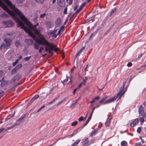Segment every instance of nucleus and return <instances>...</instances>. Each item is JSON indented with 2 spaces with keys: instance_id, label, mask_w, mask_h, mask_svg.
<instances>
[{
  "instance_id": "28",
  "label": "nucleus",
  "mask_w": 146,
  "mask_h": 146,
  "mask_svg": "<svg viewBox=\"0 0 146 146\" xmlns=\"http://www.w3.org/2000/svg\"><path fill=\"white\" fill-rule=\"evenodd\" d=\"M33 101L31 99L28 103L27 105V107L29 106L33 102Z\"/></svg>"
},
{
  "instance_id": "52",
  "label": "nucleus",
  "mask_w": 146,
  "mask_h": 146,
  "mask_svg": "<svg viewBox=\"0 0 146 146\" xmlns=\"http://www.w3.org/2000/svg\"><path fill=\"white\" fill-rule=\"evenodd\" d=\"M81 9H79L78 10L76 11V12L75 13V14H77V13H79L80 12V11H81Z\"/></svg>"
},
{
  "instance_id": "11",
  "label": "nucleus",
  "mask_w": 146,
  "mask_h": 146,
  "mask_svg": "<svg viewBox=\"0 0 146 146\" xmlns=\"http://www.w3.org/2000/svg\"><path fill=\"white\" fill-rule=\"evenodd\" d=\"M111 119V118L108 117L107 119V120L105 123L106 126V127H108L110 126V120Z\"/></svg>"
},
{
  "instance_id": "37",
  "label": "nucleus",
  "mask_w": 146,
  "mask_h": 146,
  "mask_svg": "<svg viewBox=\"0 0 146 146\" xmlns=\"http://www.w3.org/2000/svg\"><path fill=\"white\" fill-rule=\"evenodd\" d=\"M15 44L17 47H18L20 45V42L19 41H17L15 43Z\"/></svg>"
},
{
  "instance_id": "7",
  "label": "nucleus",
  "mask_w": 146,
  "mask_h": 146,
  "mask_svg": "<svg viewBox=\"0 0 146 146\" xmlns=\"http://www.w3.org/2000/svg\"><path fill=\"white\" fill-rule=\"evenodd\" d=\"M14 53L12 51H9L6 54L7 58L9 60L11 59L12 58L14 57Z\"/></svg>"
},
{
  "instance_id": "17",
  "label": "nucleus",
  "mask_w": 146,
  "mask_h": 146,
  "mask_svg": "<svg viewBox=\"0 0 146 146\" xmlns=\"http://www.w3.org/2000/svg\"><path fill=\"white\" fill-rule=\"evenodd\" d=\"M25 41L27 43V44L31 45L33 44V41L31 39H26L25 40Z\"/></svg>"
},
{
  "instance_id": "25",
  "label": "nucleus",
  "mask_w": 146,
  "mask_h": 146,
  "mask_svg": "<svg viewBox=\"0 0 146 146\" xmlns=\"http://www.w3.org/2000/svg\"><path fill=\"white\" fill-rule=\"evenodd\" d=\"M18 70L16 69L15 68L14 69H13L11 72V73L12 74H14Z\"/></svg>"
},
{
  "instance_id": "54",
  "label": "nucleus",
  "mask_w": 146,
  "mask_h": 146,
  "mask_svg": "<svg viewBox=\"0 0 146 146\" xmlns=\"http://www.w3.org/2000/svg\"><path fill=\"white\" fill-rule=\"evenodd\" d=\"M94 111H93V110H92V112H91V113H90V114L89 117H90L91 118H92L93 113H94Z\"/></svg>"
},
{
  "instance_id": "62",
  "label": "nucleus",
  "mask_w": 146,
  "mask_h": 146,
  "mask_svg": "<svg viewBox=\"0 0 146 146\" xmlns=\"http://www.w3.org/2000/svg\"><path fill=\"white\" fill-rule=\"evenodd\" d=\"M25 0H18V1L19 3L23 2Z\"/></svg>"
},
{
  "instance_id": "5",
  "label": "nucleus",
  "mask_w": 146,
  "mask_h": 146,
  "mask_svg": "<svg viewBox=\"0 0 146 146\" xmlns=\"http://www.w3.org/2000/svg\"><path fill=\"white\" fill-rule=\"evenodd\" d=\"M2 24L4 27H11L14 25L13 22L10 20L3 21L2 22Z\"/></svg>"
},
{
  "instance_id": "35",
  "label": "nucleus",
  "mask_w": 146,
  "mask_h": 146,
  "mask_svg": "<svg viewBox=\"0 0 146 146\" xmlns=\"http://www.w3.org/2000/svg\"><path fill=\"white\" fill-rule=\"evenodd\" d=\"M104 87L105 85H103L101 88L100 86H98V89L99 91H101L104 88Z\"/></svg>"
},
{
  "instance_id": "39",
  "label": "nucleus",
  "mask_w": 146,
  "mask_h": 146,
  "mask_svg": "<svg viewBox=\"0 0 146 146\" xmlns=\"http://www.w3.org/2000/svg\"><path fill=\"white\" fill-rule=\"evenodd\" d=\"M31 58V56L26 57L24 58V60H25L26 61H28Z\"/></svg>"
},
{
  "instance_id": "49",
  "label": "nucleus",
  "mask_w": 146,
  "mask_h": 146,
  "mask_svg": "<svg viewBox=\"0 0 146 146\" xmlns=\"http://www.w3.org/2000/svg\"><path fill=\"white\" fill-rule=\"evenodd\" d=\"M132 65V64L131 62H129L127 64V66L128 67L131 66Z\"/></svg>"
},
{
  "instance_id": "2",
  "label": "nucleus",
  "mask_w": 146,
  "mask_h": 146,
  "mask_svg": "<svg viewBox=\"0 0 146 146\" xmlns=\"http://www.w3.org/2000/svg\"><path fill=\"white\" fill-rule=\"evenodd\" d=\"M40 44L46 46L45 51L46 52L48 51L50 53H52V50L56 51L58 50V48L55 45H54L53 43L49 42L42 36H40L37 42H35L34 44V48L36 50H38L39 48Z\"/></svg>"
},
{
  "instance_id": "44",
  "label": "nucleus",
  "mask_w": 146,
  "mask_h": 146,
  "mask_svg": "<svg viewBox=\"0 0 146 146\" xmlns=\"http://www.w3.org/2000/svg\"><path fill=\"white\" fill-rule=\"evenodd\" d=\"M143 117H141L139 119L140 121L141 122V123H143L144 121V120L143 118Z\"/></svg>"
},
{
  "instance_id": "42",
  "label": "nucleus",
  "mask_w": 146,
  "mask_h": 146,
  "mask_svg": "<svg viewBox=\"0 0 146 146\" xmlns=\"http://www.w3.org/2000/svg\"><path fill=\"white\" fill-rule=\"evenodd\" d=\"M38 3H42L44 1V0H35Z\"/></svg>"
},
{
  "instance_id": "22",
  "label": "nucleus",
  "mask_w": 146,
  "mask_h": 146,
  "mask_svg": "<svg viewBox=\"0 0 146 146\" xmlns=\"http://www.w3.org/2000/svg\"><path fill=\"white\" fill-rule=\"evenodd\" d=\"M91 118H90V117H89V118H88V119L87 120L86 122L85 123L83 124L82 125V127H84L86 125H87L90 121L91 119Z\"/></svg>"
},
{
  "instance_id": "61",
  "label": "nucleus",
  "mask_w": 146,
  "mask_h": 146,
  "mask_svg": "<svg viewBox=\"0 0 146 146\" xmlns=\"http://www.w3.org/2000/svg\"><path fill=\"white\" fill-rule=\"evenodd\" d=\"M67 98V97H66L65 98H64L63 100H62V102H64L66 100Z\"/></svg>"
},
{
  "instance_id": "10",
  "label": "nucleus",
  "mask_w": 146,
  "mask_h": 146,
  "mask_svg": "<svg viewBox=\"0 0 146 146\" xmlns=\"http://www.w3.org/2000/svg\"><path fill=\"white\" fill-rule=\"evenodd\" d=\"M7 46H9L12 43V41L10 39L5 38L4 40Z\"/></svg>"
},
{
  "instance_id": "24",
  "label": "nucleus",
  "mask_w": 146,
  "mask_h": 146,
  "mask_svg": "<svg viewBox=\"0 0 146 146\" xmlns=\"http://www.w3.org/2000/svg\"><path fill=\"white\" fill-rule=\"evenodd\" d=\"M39 97L38 95L37 94L35 95V96L33 97L31 99L34 101L35 100L38 98Z\"/></svg>"
},
{
  "instance_id": "56",
  "label": "nucleus",
  "mask_w": 146,
  "mask_h": 146,
  "mask_svg": "<svg viewBox=\"0 0 146 146\" xmlns=\"http://www.w3.org/2000/svg\"><path fill=\"white\" fill-rule=\"evenodd\" d=\"M82 83H81L78 86V87L77 88H78V89L81 88L82 86Z\"/></svg>"
},
{
  "instance_id": "51",
  "label": "nucleus",
  "mask_w": 146,
  "mask_h": 146,
  "mask_svg": "<svg viewBox=\"0 0 146 146\" xmlns=\"http://www.w3.org/2000/svg\"><path fill=\"white\" fill-rule=\"evenodd\" d=\"M3 74V73L2 71H0V78L2 77Z\"/></svg>"
},
{
  "instance_id": "19",
  "label": "nucleus",
  "mask_w": 146,
  "mask_h": 146,
  "mask_svg": "<svg viewBox=\"0 0 146 146\" xmlns=\"http://www.w3.org/2000/svg\"><path fill=\"white\" fill-rule=\"evenodd\" d=\"M80 141V140L79 139H77L76 141L74 142L72 145V146H76L78 145Z\"/></svg>"
},
{
  "instance_id": "29",
  "label": "nucleus",
  "mask_w": 146,
  "mask_h": 146,
  "mask_svg": "<svg viewBox=\"0 0 146 146\" xmlns=\"http://www.w3.org/2000/svg\"><path fill=\"white\" fill-rule=\"evenodd\" d=\"M116 9H113L111 12L110 15L112 16L116 12Z\"/></svg>"
},
{
  "instance_id": "55",
  "label": "nucleus",
  "mask_w": 146,
  "mask_h": 146,
  "mask_svg": "<svg viewBox=\"0 0 146 146\" xmlns=\"http://www.w3.org/2000/svg\"><path fill=\"white\" fill-rule=\"evenodd\" d=\"M67 8H66L65 9L64 11V13L65 14H66L67 13Z\"/></svg>"
},
{
  "instance_id": "43",
  "label": "nucleus",
  "mask_w": 146,
  "mask_h": 146,
  "mask_svg": "<svg viewBox=\"0 0 146 146\" xmlns=\"http://www.w3.org/2000/svg\"><path fill=\"white\" fill-rule=\"evenodd\" d=\"M84 120V118L82 116H81L79 118L78 120L79 121H82Z\"/></svg>"
},
{
  "instance_id": "57",
  "label": "nucleus",
  "mask_w": 146,
  "mask_h": 146,
  "mask_svg": "<svg viewBox=\"0 0 146 146\" xmlns=\"http://www.w3.org/2000/svg\"><path fill=\"white\" fill-rule=\"evenodd\" d=\"M68 76L67 75L66 78L63 81L64 82H67L68 81Z\"/></svg>"
},
{
  "instance_id": "30",
  "label": "nucleus",
  "mask_w": 146,
  "mask_h": 146,
  "mask_svg": "<svg viewBox=\"0 0 146 146\" xmlns=\"http://www.w3.org/2000/svg\"><path fill=\"white\" fill-rule=\"evenodd\" d=\"M22 65L21 64H19L15 67L18 70L22 67Z\"/></svg>"
},
{
  "instance_id": "33",
  "label": "nucleus",
  "mask_w": 146,
  "mask_h": 146,
  "mask_svg": "<svg viewBox=\"0 0 146 146\" xmlns=\"http://www.w3.org/2000/svg\"><path fill=\"white\" fill-rule=\"evenodd\" d=\"M3 48H6V46L4 44H2L0 46V49Z\"/></svg>"
},
{
  "instance_id": "3",
  "label": "nucleus",
  "mask_w": 146,
  "mask_h": 146,
  "mask_svg": "<svg viewBox=\"0 0 146 146\" xmlns=\"http://www.w3.org/2000/svg\"><path fill=\"white\" fill-rule=\"evenodd\" d=\"M0 6L13 17L20 11L9 0H0Z\"/></svg>"
},
{
  "instance_id": "47",
  "label": "nucleus",
  "mask_w": 146,
  "mask_h": 146,
  "mask_svg": "<svg viewBox=\"0 0 146 146\" xmlns=\"http://www.w3.org/2000/svg\"><path fill=\"white\" fill-rule=\"evenodd\" d=\"M141 145V142H139L138 143H136L135 146H139Z\"/></svg>"
},
{
  "instance_id": "58",
  "label": "nucleus",
  "mask_w": 146,
  "mask_h": 146,
  "mask_svg": "<svg viewBox=\"0 0 146 146\" xmlns=\"http://www.w3.org/2000/svg\"><path fill=\"white\" fill-rule=\"evenodd\" d=\"M87 77H86L83 79V80L84 82H85L87 81Z\"/></svg>"
},
{
  "instance_id": "48",
  "label": "nucleus",
  "mask_w": 146,
  "mask_h": 146,
  "mask_svg": "<svg viewBox=\"0 0 146 146\" xmlns=\"http://www.w3.org/2000/svg\"><path fill=\"white\" fill-rule=\"evenodd\" d=\"M78 88H76L74 89V91L73 92V95H74L75 94L76 91L78 90Z\"/></svg>"
},
{
  "instance_id": "59",
  "label": "nucleus",
  "mask_w": 146,
  "mask_h": 146,
  "mask_svg": "<svg viewBox=\"0 0 146 146\" xmlns=\"http://www.w3.org/2000/svg\"><path fill=\"white\" fill-rule=\"evenodd\" d=\"M60 97V95L58 96L54 100H53V102H55L56 100H57Z\"/></svg>"
},
{
  "instance_id": "41",
  "label": "nucleus",
  "mask_w": 146,
  "mask_h": 146,
  "mask_svg": "<svg viewBox=\"0 0 146 146\" xmlns=\"http://www.w3.org/2000/svg\"><path fill=\"white\" fill-rule=\"evenodd\" d=\"M45 107V105H43L37 111V112H39L41 110L44 108Z\"/></svg>"
},
{
  "instance_id": "4",
  "label": "nucleus",
  "mask_w": 146,
  "mask_h": 146,
  "mask_svg": "<svg viewBox=\"0 0 146 146\" xmlns=\"http://www.w3.org/2000/svg\"><path fill=\"white\" fill-rule=\"evenodd\" d=\"M129 85L128 83H123L122 85L120 88L117 96H114L113 98L108 100L105 102V101L107 99V97H104L99 102V104H103L104 105L110 103L116 100L117 97H119V99H120L127 90Z\"/></svg>"
},
{
  "instance_id": "6",
  "label": "nucleus",
  "mask_w": 146,
  "mask_h": 146,
  "mask_svg": "<svg viewBox=\"0 0 146 146\" xmlns=\"http://www.w3.org/2000/svg\"><path fill=\"white\" fill-rule=\"evenodd\" d=\"M138 112L139 114H141L143 117H145L146 116V115L144 111V109L142 105H141L139 106L138 109Z\"/></svg>"
},
{
  "instance_id": "21",
  "label": "nucleus",
  "mask_w": 146,
  "mask_h": 146,
  "mask_svg": "<svg viewBox=\"0 0 146 146\" xmlns=\"http://www.w3.org/2000/svg\"><path fill=\"white\" fill-rule=\"evenodd\" d=\"M20 124V123H17V124H16V125H12L10 127H7V129H6L5 130V131H7V130H9V129H12V128H13V127H15L17 125H19V124Z\"/></svg>"
},
{
  "instance_id": "50",
  "label": "nucleus",
  "mask_w": 146,
  "mask_h": 146,
  "mask_svg": "<svg viewBox=\"0 0 146 146\" xmlns=\"http://www.w3.org/2000/svg\"><path fill=\"white\" fill-rule=\"evenodd\" d=\"M77 133V132L76 131H74L73 132V133L72 134V135L73 136L75 135Z\"/></svg>"
},
{
  "instance_id": "27",
  "label": "nucleus",
  "mask_w": 146,
  "mask_h": 146,
  "mask_svg": "<svg viewBox=\"0 0 146 146\" xmlns=\"http://www.w3.org/2000/svg\"><path fill=\"white\" fill-rule=\"evenodd\" d=\"M78 123V121H75L71 123V125L72 126H76L77 124Z\"/></svg>"
},
{
  "instance_id": "23",
  "label": "nucleus",
  "mask_w": 146,
  "mask_h": 146,
  "mask_svg": "<svg viewBox=\"0 0 146 146\" xmlns=\"http://www.w3.org/2000/svg\"><path fill=\"white\" fill-rule=\"evenodd\" d=\"M64 26H62L59 29L58 31V33L57 34V35H59L62 31H63L64 28Z\"/></svg>"
},
{
  "instance_id": "32",
  "label": "nucleus",
  "mask_w": 146,
  "mask_h": 146,
  "mask_svg": "<svg viewBox=\"0 0 146 146\" xmlns=\"http://www.w3.org/2000/svg\"><path fill=\"white\" fill-rule=\"evenodd\" d=\"M21 84L18 83L17 84L15 85L12 87V88L13 89L15 88H16L18 86Z\"/></svg>"
},
{
  "instance_id": "36",
  "label": "nucleus",
  "mask_w": 146,
  "mask_h": 146,
  "mask_svg": "<svg viewBox=\"0 0 146 146\" xmlns=\"http://www.w3.org/2000/svg\"><path fill=\"white\" fill-rule=\"evenodd\" d=\"M141 131V127H138L137 129V132L138 133H140Z\"/></svg>"
},
{
  "instance_id": "60",
  "label": "nucleus",
  "mask_w": 146,
  "mask_h": 146,
  "mask_svg": "<svg viewBox=\"0 0 146 146\" xmlns=\"http://www.w3.org/2000/svg\"><path fill=\"white\" fill-rule=\"evenodd\" d=\"M62 102H62V100L60 101L59 102H58V104H57V106H58L59 105L61 104Z\"/></svg>"
},
{
  "instance_id": "31",
  "label": "nucleus",
  "mask_w": 146,
  "mask_h": 146,
  "mask_svg": "<svg viewBox=\"0 0 146 146\" xmlns=\"http://www.w3.org/2000/svg\"><path fill=\"white\" fill-rule=\"evenodd\" d=\"M58 84H57L56 85L55 87H53L51 88L50 89V92L49 93V94H50L51 93V92L54 89L55 87H58Z\"/></svg>"
},
{
  "instance_id": "20",
  "label": "nucleus",
  "mask_w": 146,
  "mask_h": 146,
  "mask_svg": "<svg viewBox=\"0 0 146 146\" xmlns=\"http://www.w3.org/2000/svg\"><path fill=\"white\" fill-rule=\"evenodd\" d=\"M121 146H127V143L125 141H123L121 142Z\"/></svg>"
},
{
  "instance_id": "53",
  "label": "nucleus",
  "mask_w": 146,
  "mask_h": 146,
  "mask_svg": "<svg viewBox=\"0 0 146 146\" xmlns=\"http://www.w3.org/2000/svg\"><path fill=\"white\" fill-rule=\"evenodd\" d=\"M100 98V97L99 96H96L94 99L95 100H98Z\"/></svg>"
},
{
  "instance_id": "38",
  "label": "nucleus",
  "mask_w": 146,
  "mask_h": 146,
  "mask_svg": "<svg viewBox=\"0 0 146 146\" xmlns=\"http://www.w3.org/2000/svg\"><path fill=\"white\" fill-rule=\"evenodd\" d=\"M46 13H44L42 14H41L40 15V17L41 18H43L46 16Z\"/></svg>"
},
{
  "instance_id": "13",
  "label": "nucleus",
  "mask_w": 146,
  "mask_h": 146,
  "mask_svg": "<svg viewBox=\"0 0 146 146\" xmlns=\"http://www.w3.org/2000/svg\"><path fill=\"white\" fill-rule=\"evenodd\" d=\"M53 24L50 21H48L46 22V26L48 28H50L52 27Z\"/></svg>"
},
{
  "instance_id": "26",
  "label": "nucleus",
  "mask_w": 146,
  "mask_h": 146,
  "mask_svg": "<svg viewBox=\"0 0 146 146\" xmlns=\"http://www.w3.org/2000/svg\"><path fill=\"white\" fill-rule=\"evenodd\" d=\"M0 17L3 18H5L7 17V15L4 13H3L0 15Z\"/></svg>"
},
{
  "instance_id": "40",
  "label": "nucleus",
  "mask_w": 146,
  "mask_h": 146,
  "mask_svg": "<svg viewBox=\"0 0 146 146\" xmlns=\"http://www.w3.org/2000/svg\"><path fill=\"white\" fill-rule=\"evenodd\" d=\"M86 3H82L81 5H80L79 9L82 10V8L85 5Z\"/></svg>"
},
{
  "instance_id": "34",
  "label": "nucleus",
  "mask_w": 146,
  "mask_h": 146,
  "mask_svg": "<svg viewBox=\"0 0 146 146\" xmlns=\"http://www.w3.org/2000/svg\"><path fill=\"white\" fill-rule=\"evenodd\" d=\"M97 131V130L96 129L94 130V131H92L91 134V136H92Z\"/></svg>"
},
{
  "instance_id": "8",
  "label": "nucleus",
  "mask_w": 146,
  "mask_h": 146,
  "mask_svg": "<svg viewBox=\"0 0 146 146\" xmlns=\"http://www.w3.org/2000/svg\"><path fill=\"white\" fill-rule=\"evenodd\" d=\"M139 122V119H135L131 123L130 126L131 127H133L138 124Z\"/></svg>"
},
{
  "instance_id": "9",
  "label": "nucleus",
  "mask_w": 146,
  "mask_h": 146,
  "mask_svg": "<svg viewBox=\"0 0 146 146\" xmlns=\"http://www.w3.org/2000/svg\"><path fill=\"white\" fill-rule=\"evenodd\" d=\"M57 3L58 5L62 7L64 6L65 4L64 0H58Z\"/></svg>"
},
{
  "instance_id": "16",
  "label": "nucleus",
  "mask_w": 146,
  "mask_h": 146,
  "mask_svg": "<svg viewBox=\"0 0 146 146\" xmlns=\"http://www.w3.org/2000/svg\"><path fill=\"white\" fill-rule=\"evenodd\" d=\"M21 76L17 74L15 76L14 78V81H18L21 78Z\"/></svg>"
},
{
  "instance_id": "1",
  "label": "nucleus",
  "mask_w": 146,
  "mask_h": 146,
  "mask_svg": "<svg viewBox=\"0 0 146 146\" xmlns=\"http://www.w3.org/2000/svg\"><path fill=\"white\" fill-rule=\"evenodd\" d=\"M13 18L17 23L18 27H21L35 40H36V37L35 34H38L42 30L41 27H39L37 29L35 28L38 25V23H37L36 25H33L20 11L17 14L16 16H15Z\"/></svg>"
},
{
  "instance_id": "14",
  "label": "nucleus",
  "mask_w": 146,
  "mask_h": 146,
  "mask_svg": "<svg viewBox=\"0 0 146 146\" xmlns=\"http://www.w3.org/2000/svg\"><path fill=\"white\" fill-rule=\"evenodd\" d=\"M57 30L56 29H54L53 30H50L48 33V34L49 35H54L56 32Z\"/></svg>"
},
{
  "instance_id": "63",
  "label": "nucleus",
  "mask_w": 146,
  "mask_h": 146,
  "mask_svg": "<svg viewBox=\"0 0 146 146\" xmlns=\"http://www.w3.org/2000/svg\"><path fill=\"white\" fill-rule=\"evenodd\" d=\"M95 100L94 99L92 101H91V102H90V103L91 104H92L93 103H94L95 102Z\"/></svg>"
},
{
  "instance_id": "45",
  "label": "nucleus",
  "mask_w": 146,
  "mask_h": 146,
  "mask_svg": "<svg viewBox=\"0 0 146 146\" xmlns=\"http://www.w3.org/2000/svg\"><path fill=\"white\" fill-rule=\"evenodd\" d=\"M4 94H5L3 91L0 92V99L4 95Z\"/></svg>"
},
{
  "instance_id": "15",
  "label": "nucleus",
  "mask_w": 146,
  "mask_h": 146,
  "mask_svg": "<svg viewBox=\"0 0 146 146\" xmlns=\"http://www.w3.org/2000/svg\"><path fill=\"white\" fill-rule=\"evenodd\" d=\"M82 144L84 145H86L88 143V138H86L82 140Z\"/></svg>"
},
{
  "instance_id": "18",
  "label": "nucleus",
  "mask_w": 146,
  "mask_h": 146,
  "mask_svg": "<svg viewBox=\"0 0 146 146\" xmlns=\"http://www.w3.org/2000/svg\"><path fill=\"white\" fill-rule=\"evenodd\" d=\"M61 22V20L60 19V18L58 19L56 22V26L57 27H58L60 25Z\"/></svg>"
},
{
  "instance_id": "64",
  "label": "nucleus",
  "mask_w": 146,
  "mask_h": 146,
  "mask_svg": "<svg viewBox=\"0 0 146 146\" xmlns=\"http://www.w3.org/2000/svg\"><path fill=\"white\" fill-rule=\"evenodd\" d=\"M143 104L144 106L146 107V101L144 102L143 103Z\"/></svg>"
},
{
  "instance_id": "46",
  "label": "nucleus",
  "mask_w": 146,
  "mask_h": 146,
  "mask_svg": "<svg viewBox=\"0 0 146 146\" xmlns=\"http://www.w3.org/2000/svg\"><path fill=\"white\" fill-rule=\"evenodd\" d=\"M43 49L44 48L42 47H40L38 51L39 52L41 53L42 52V50H43Z\"/></svg>"
},
{
  "instance_id": "12",
  "label": "nucleus",
  "mask_w": 146,
  "mask_h": 146,
  "mask_svg": "<svg viewBox=\"0 0 146 146\" xmlns=\"http://www.w3.org/2000/svg\"><path fill=\"white\" fill-rule=\"evenodd\" d=\"M26 114H23L17 120V122L22 121L25 117Z\"/></svg>"
}]
</instances>
